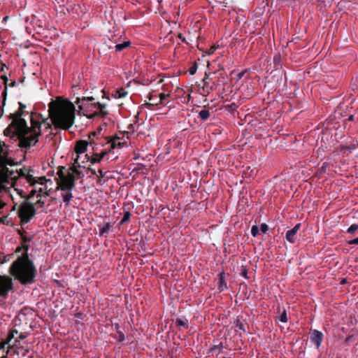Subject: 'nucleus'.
I'll list each match as a JSON object with an SVG mask.
<instances>
[{
	"instance_id": "5",
	"label": "nucleus",
	"mask_w": 358,
	"mask_h": 358,
	"mask_svg": "<svg viewBox=\"0 0 358 358\" xmlns=\"http://www.w3.org/2000/svg\"><path fill=\"white\" fill-rule=\"evenodd\" d=\"M17 214L18 217L20 218L21 225L29 222L31 218L36 215L34 205L28 201L24 202L20 206Z\"/></svg>"
},
{
	"instance_id": "52",
	"label": "nucleus",
	"mask_w": 358,
	"mask_h": 358,
	"mask_svg": "<svg viewBox=\"0 0 358 358\" xmlns=\"http://www.w3.org/2000/svg\"><path fill=\"white\" fill-rule=\"evenodd\" d=\"M36 203L38 204L40 207L43 208L45 204V202H44V201L39 199V200H38Z\"/></svg>"
},
{
	"instance_id": "15",
	"label": "nucleus",
	"mask_w": 358,
	"mask_h": 358,
	"mask_svg": "<svg viewBox=\"0 0 358 358\" xmlns=\"http://www.w3.org/2000/svg\"><path fill=\"white\" fill-rule=\"evenodd\" d=\"M1 79L3 80V85H5L4 90H3V91L2 92V94H1V96H2V98H3L2 105L0 106L1 111L3 112V107L6 105V98H7L8 81V78H7V76L6 75L1 76Z\"/></svg>"
},
{
	"instance_id": "11",
	"label": "nucleus",
	"mask_w": 358,
	"mask_h": 358,
	"mask_svg": "<svg viewBox=\"0 0 358 358\" xmlns=\"http://www.w3.org/2000/svg\"><path fill=\"white\" fill-rule=\"evenodd\" d=\"M14 171L10 170L6 166H3L0 170V189L3 187V184L8 180L9 178H11L13 175Z\"/></svg>"
},
{
	"instance_id": "51",
	"label": "nucleus",
	"mask_w": 358,
	"mask_h": 358,
	"mask_svg": "<svg viewBox=\"0 0 358 358\" xmlns=\"http://www.w3.org/2000/svg\"><path fill=\"white\" fill-rule=\"evenodd\" d=\"M78 158H79V157L78 156L77 158L75 159L73 164H76L77 166V167H81L82 166L79 163V159Z\"/></svg>"
},
{
	"instance_id": "16",
	"label": "nucleus",
	"mask_w": 358,
	"mask_h": 358,
	"mask_svg": "<svg viewBox=\"0 0 358 358\" xmlns=\"http://www.w3.org/2000/svg\"><path fill=\"white\" fill-rule=\"evenodd\" d=\"M89 143L84 140L78 141L75 147V151L78 155L83 154L86 152Z\"/></svg>"
},
{
	"instance_id": "58",
	"label": "nucleus",
	"mask_w": 358,
	"mask_h": 358,
	"mask_svg": "<svg viewBox=\"0 0 358 358\" xmlns=\"http://www.w3.org/2000/svg\"><path fill=\"white\" fill-rule=\"evenodd\" d=\"M22 245L18 246V247L16 248V250H15V252H16V253L20 252L22 251Z\"/></svg>"
},
{
	"instance_id": "28",
	"label": "nucleus",
	"mask_w": 358,
	"mask_h": 358,
	"mask_svg": "<svg viewBox=\"0 0 358 358\" xmlns=\"http://www.w3.org/2000/svg\"><path fill=\"white\" fill-rule=\"evenodd\" d=\"M169 96V94L164 93H160L157 96L158 101L155 103H152V105L162 104L164 101Z\"/></svg>"
},
{
	"instance_id": "53",
	"label": "nucleus",
	"mask_w": 358,
	"mask_h": 358,
	"mask_svg": "<svg viewBox=\"0 0 358 358\" xmlns=\"http://www.w3.org/2000/svg\"><path fill=\"white\" fill-rule=\"evenodd\" d=\"M1 351L3 352V355L1 357H0V358H7L8 352H5V350H1Z\"/></svg>"
},
{
	"instance_id": "55",
	"label": "nucleus",
	"mask_w": 358,
	"mask_h": 358,
	"mask_svg": "<svg viewBox=\"0 0 358 358\" xmlns=\"http://www.w3.org/2000/svg\"><path fill=\"white\" fill-rule=\"evenodd\" d=\"M8 86L10 87H14L16 86V82L15 80H12L10 84L8 85Z\"/></svg>"
},
{
	"instance_id": "57",
	"label": "nucleus",
	"mask_w": 358,
	"mask_h": 358,
	"mask_svg": "<svg viewBox=\"0 0 358 358\" xmlns=\"http://www.w3.org/2000/svg\"><path fill=\"white\" fill-rule=\"evenodd\" d=\"M6 343L5 342H1L0 343V352L1 351V350H4V348H5V346H6Z\"/></svg>"
},
{
	"instance_id": "54",
	"label": "nucleus",
	"mask_w": 358,
	"mask_h": 358,
	"mask_svg": "<svg viewBox=\"0 0 358 358\" xmlns=\"http://www.w3.org/2000/svg\"><path fill=\"white\" fill-rule=\"evenodd\" d=\"M88 170L91 172L92 175H96V171L95 169H92V167H88Z\"/></svg>"
},
{
	"instance_id": "22",
	"label": "nucleus",
	"mask_w": 358,
	"mask_h": 358,
	"mask_svg": "<svg viewBox=\"0 0 358 358\" xmlns=\"http://www.w3.org/2000/svg\"><path fill=\"white\" fill-rule=\"evenodd\" d=\"M130 45H131V42L130 41H125V42H124L122 43L117 44L115 46V50L117 52H121L123 50H124L125 48H127L129 46H130Z\"/></svg>"
},
{
	"instance_id": "9",
	"label": "nucleus",
	"mask_w": 358,
	"mask_h": 358,
	"mask_svg": "<svg viewBox=\"0 0 358 358\" xmlns=\"http://www.w3.org/2000/svg\"><path fill=\"white\" fill-rule=\"evenodd\" d=\"M19 108L13 113H10L8 116L10 120H16L19 124H22L21 121L27 122L22 116L28 114V112L25 110L27 108L26 105L22 102H19Z\"/></svg>"
},
{
	"instance_id": "7",
	"label": "nucleus",
	"mask_w": 358,
	"mask_h": 358,
	"mask_svg": "<svg viewBox=\"0 0 358 358\" xmlns=\"http://www.w3.org/2000/svg\"><path fill=\"white\" fill-rule=\"evenodd\" d=\"M13 289V282L9 275H0V297L6 299L8 293Z\"/></svg>"
},
{
	"instance_id": "17",
	"label": "nucleus",
	"mask_w": 358,
	"mask_h": 358,
	"mask_svg": "<svg viewBox=\"0 0 358 358\" xmlns=\"http://www.w3.org/2000/svg\"><path fill=\"white\" fill-rule=\"evenodd\" d=\"M94 100V98L93 96H87V97L84 96L82 99L78 97L75 102L77 104L82 102V104L78 105V108L80 110H84L85 107H86V105H87L86 102L92 101Z\"/></svg>"
},
{
	"instance_id": "49",
	"label": "nucleus",
	"mask_w": 358,
	"mask_h": 358,
	"mask_svg": "<svg viewBox=\"0 0 358 358\" xmlns=\"http://www.w3.org/2000/svg\"><path fill=\"white\" fill-rule=\"evenodd\" d=\"M36 189H32V190L31 191V192L29 193V194L27 196V200H29V199H30L31 197H33V196L35 195V194H36Z\"/></svg>"
},
{
	"instance_id": "27",
	"label": "nucleus",
	"mask_w": 358,
	"mask_h": 358,
	"mask_svg": "<svg viewBox=\"0 0 358 358\" xmlns=\"http://www.w3.org/2000/svg\"><path fill=\"white\" fill-rule=\"evenodd\" d=\"M121 135H122V136L116 135L114 137H108L107 138V142L108 141H110V140H114V141H116L117 143H119V142L124 143V146H125L126 144H127V142L125 141H122V140L124 139V134H121Z\"/></svg>"
},
{
	"instance_id": "19",
	"label": "nucleus",
	"mask_w": 358,
	"mask_h": 358,
	"mask_svg": "<svg viewBox=\"0 0 358 358\" xmlns=\"http://www.w3.org/2000/svg\"><path fill=\"white\" fill-rule=\"evenodd\" d=\"M64 192L65 193H63L62 194V196L63 198L64 202L66 203V206H68L70 203V201L73 198V194L71 193V190H66Z\"/></svg>"
},
{
	"instance_id": "41",
	"label": "nucleus",
	"mask_w": 358,
	"mask_h": 358,
	"mask_svg": "<svg viewBox=\"0 0 358 358\" xmlns=\"http://www.w3.org/2000/svg\"><path fill=\"white\" fill-rule=\"evenodd\" d=\"M148 99L151 101H152L153 103H155L158 101V98L156 95H153L152 94H150L148 96Z\"/></svg>"
},
{
	"instance_id": "32",
	"label": "nucleus",
	"mask_w": 358,
	"mask_h": 358,
	"mask_svg": "<svg viewBox=\"0 0 358 358\" xmlns=\"http://www.w3.org/2000/svg\"><path fill=\"white\" fill-rule=\"evenodd\" d=\"M278 319L282 322H287L288 318H287V311L284 308H282V311L280 313V316L278 317Z\"/></svg>"
},
{
	"instance_id": "21",
	"label": "nucleus",
	"mask_w": 358,
	"mask_h": 358,
	"mask_svg": "<svg viewBox=\"0 0 358 358\" xmlns=\"http://www.w3.org/2000/svg\"><path fill=\"white\" fill-rule=\"evenodd\" d=\"M110 228L111 224L110 222L106 223L103 227L99 229V236H102L108 234Z\"/></svg>"
},
{
	"instance_id": "8",
	"label": "nucleus",
	"mask_w": 358,
	"mask_h": 358,
	"mask_svg": "<svg viewBox=\"0 0 358 358\" xmlns=\"http://www.w3.org/2000/svg\"><path fill=\"white\" fill-rule=\"evenodd\" d=\"M91 106L94 108H96L98 109V110L90 114V115H85L88 119H94L96 117H106L108 113L106 110V104L101 103L100 102H94L92 103Z\"/></svg>"
},
{
	"instance_id": "43",
	"label": "nucleus",
	"mask_w": 358,
	"mask_h": 358,
	"mask_svg": "<svg viewBox=\"0 0 358 358\" xmlns=\"http://www.w3.org/2000/svg\"><path fill=\"white\" fill-rule=\"evenodd\" d=\"M22 249L24 250V253H23L22 255H28V250L29 248V245L27 243H22Z\"/></svg>"
},
{
	"instance_id": "25",
	"label": "nucleus",
	"mask_w": 358,
	"mask_h": 358,
	"mask_svg": "<svg viewBox=\"0 0 358 358\" xmlns=\"http://www.w3.org/2000/svg\"><path fill=\"white\" fill-rule=\"evenodd\" d=\"M210 111L206 109H203L199 113V117L203 121L208 120V118L210 117Z\"/></svg>"
},
{
	"instance_id": "59",
	"label": "nucleus",
	"mask_w": 358,
	"mask_h": 358,
	"mask_svg": "<svg viewBox=\"0 0 358 358\" xmlns=\"http://www.w3.org/2000/svg\"><path fill=\"white\" fill-rule=\"evenodd\" d=\"M24 233H25V231L24 230L17 229V234L19 235H20L21 237H22V235H24Z\"/></svg>"
},
{
	"instance_id": "6",
	"label": "nucleus",
	"mask_w": 358,
	"mask_h": 358,
	"mask_svg": "<svg viewBox=\"0 0 358 358\" xmlns=\"http://www.w3.org/2000/svg\"><path fill=\"white\" fill-rule=\"evenodd\" d=\"M108 145V148L102 150L100 153H95L94 156L91 158L88 156V155H85V157L90 161L92 164L99 163L105 156H106L109 152H110L113 150L115 148H122L124 147V143H116L114 140L108 141L106 143Z\"/></svg>"
},
{
	"instance_id": "47",
	"label": "nucleus",
	"mask_w": 358,
	"mask_h": 358,
	"mask_svg": "<svg viewBox=\"0 0 358 358\" xmlns=\"http://www.w3.org/2000/svg\"><path fill=\"white\" fill-rule=\"evenodd\" d=\"M90 145H92V149L94 150V149H97V145H98V143H95V141L93 140V139H91L90 143H89Z\"/></svg>"
},
{
	"instance_id": "34",
	"label": "nucleus",
	"mask_w": 358,
	"mask_h": 358,
	"mask_svg": "<svg viewBox=\"0 0 358 358\" xmlns=\"http://www.w3.org/2000/svg\"><path fill=\"white\" fill-rule=\"evenodd\" d=\"M223 348V345H222V343L220 342L219 344L217 345H214L212 348H211V350L213 351V352H217V355L221 353V349Z\"/></svg>"
},
{
	"instance_id": "36",
	"label": "nucleus",
	"mask_w": 358,
	"mask_h": 358,
	"mask_svg": "<svg viewBox=\"0 0 358 358\" xmlns=\"http://www.w3.org/2000/svg\"><path fill=\"white\" fill-rule=\"evenodd\" d=\"M358 229V224H352L346 231L347 233L353 234Z\"/></svg>"
},
{
	"instance_id": "10",
	"label": "nucleus",
	"mask_w": 358,
	"mask_h": 358,
	"mask_svg": "<svg viewBox=\"0 0 358 358\" xmlns=\"http://www.w3.org/2000/svg\"><path fill=\"white\" fill-rule=\"evenodd\" d=\"M324 338V334L322 331L317 329H313L310 332V340L315 345L317 349H319Z\"/></svg>"
},
{
	"instance_id": "56",
	"label": "nucleus",
	"mask_w": 358,
	"mask_h": 358,
	"mask_svg": "<svg viewBox=\"0 0 358 358\" xmlns=\"http://www.w3.org/2000/svg\"><path fill=\"white\" fill-rule=\"evenodd\" d=\"M6 64H3L1 62V61H0V71H4V68L6 67Z\"/></svg>"
},
{
	"instance_id": "29",
	"label": "nucleus",
	"mask_w": 358,
	"mask_h": 358,
	"mask_svg": "<svg viewBox=\"0 0 358 358\" xmlns=\"http://www.w3.org/2000/svg\"><path fill=\"white\" fill-rule=\"evenodd\" d=\"M119 327H120L119 324H116L115 328L117 329V336L116 337V339L117 340L118 342H122L124 341L125 336H124V334H123V332L118 330Z\"/></svg>"
},
{
	"instance_id": "1",
	"label": "nucleus",
	"mask_w": 358,
	"mask_h": 358,
	"mask_svg": "<svg viewBox=\"0 0 358 358\" xmlns=\"http://www.w3.org/2000/svg\"><path fill=\"white\" fill-rule=\"evenodd\" d=\"M19 124L16 120H11L10 124L3 131L6 136L16 137L19 141V146L22 148H30L36 145L38 142V138L41 136V127L44 125L45 129H51V124L48 119L43 118L42 115L37 113H31L30 115L31 126L27 125V122L21 121Z\"/></svg>"
},
{
	"instance_id": "2",
	"label": "nucleus",
	"mask_w": 358,
	"mask_h": 358,
	"mask_svg": "<svg viewBox=\"0 0 358 358\" xmlns=\"http://www.w3.org/2000/svg\"><path fill=\"white\" fill-rule=\"evenodd\" d=\"M75 105L62 97H58L48 104L49 116L55 129H70L75 122Z\"/></svg>"
},
{
	"instance_id": "33",
	"label": "nucleus",
	"mask_w": 358,
	"mask_h": 358,
	"mask_svg": "<svg viewBox=\"0 0 358 358\" xmlns=\"http://www.w3.org/2000/svg\"><path fill=\"white\" fill-rule=\"evenodd\" d=\"M24 178H26L27 182L31 185H34L36 183V180H35V178L29 173H27Z\"/></svg>"
},
{
	"instance_id": "23",
	"label": "nucleus",
	"mask_w": 358,
	"mask_h": 358,
	"mask_svg": "<svg viewBox=\"0 0 358 358\" xmlns=\"http://www.w3.org/2000/svg\"><path fill=\"white\" fill-rule=\"evenodd\" d=\"M127 94V92H126L124 89H118L115 91V94H113V96L115 99L119 98H123L126 96Z\"/></svg>"
},
{
	"instance_id": "37",
	"label": "nucleus",
	"mask_w": 358,
	"mask_h": 358,
	"mask_svg": "<svg viewBox=\"0 0 358 358\" xmlns=\"http://www.w3.org/2000/svg\"><path fill=\"white\" fill-rule=\"evenodd\" d=\"M197 68H198L197 63L196 62H194L193 63V64L192 65V66H190V68L189 69V74L194 75L196 72Z\"/></svg>"
},
{
	"instance_id": "64",
	"label": "nucleus",
	"mask_w": 358,
	"mask_h": 358,
	"mask_svg": "<svg viewBox=\"0 0 358 358\" xmlns=\"http://www.w3.org/2000/svg\"><path fill=\"white\" fill-rule=\"evenodd\" d=\"M96 134V132H92L91 134H90L89 138L91 139L92 136H95Z\"/></svg>"
},
{
	"instance_id": "48",
	"label": "nucleus",
	"mask_w": 358,
	"mask_h": 358,
	"mask_svg": "<svg viewBox=\"0 0 358 358\" xmlns=\"http://www.w3.org/2000/svg\"><path fill=\"white\" fill-rule=\"evenodd\" d=\"M241 275H243L245 278H248V270L245 268H243L241 271Z\"/></svg>"
},
{
	"instance_id": "62",
	"label": "nucleus",
	"mask_w": 358,
	"mask_h": 358,
	"mask_svg": "<svg viewBox=\"0 0 358 358\" xmlns=\"http://www.w3.org/2000/svg\"><path fill=\"white\" fill-rule=\"evenodd\" d=\"M50 190L45 191V192L43 193V196H49V194H50Z\"/></svg>"
},
{
	"instance_id": "40",
	"label": "nucleus",
	"mask_w": 358,
	"mask_h": 358,
	"mask_svg": "<svg viewBox=\"0 0 358 358\" xmlns=\"http://www.w3.org/2000/svg\"><path fill=\"white\" fill-rule=\"evenodd\" d=\"M32 239V237H27L24 235H22L21 241L22 243H27L30 242Z\"/></svg>"
},
{
	"instance_id": "18",
	"label": "nucleus",
	"mask_w": 358,
	"mask_h": 358,
	"mask_svg": "<svg viewBox=\"0 0 358 358\" xmlns=\"http://www.w3.org/2000/svg\"><path fill=\"white\" fill-rule=\"evenodd\" d=\"M228 288L227 284L224 279V273H220L219 274V281L217 284V289L219 292H222Z\"/></svg>"
},
{
	"instance_id": "39",
	"label": "nucleus",
	"mask_w": 358,
	"mask_h": 358,
	"mask_svg": "<svg viewBox=\"0 0 358 358\" xmlns=\"http://www.w3.org/2000/svg\"><path fill=\"white\" fill-rule=\"evenodd\" d=\"M18 175L20 177H25V176H27V174L28 173V170L27 168L24 167L22 169H20L18 171Z\"/></svg>"
},
{
	"instance_id": "63",
	"label": "nucleus",
	"mask_w": 358,
	"mask_h": 358,
	"mask_svg": "<svg viewBox=\"0 0 358 358\" xmlns=\"http://www.w3.org/2000/svg\"><path fill=\"white\" fill-rule=\"evenodd\" d=\"M352 336H349L348 337L346 338L345 339V343H348L350 341L351 338H352Z\"/></svg>"
},
{
	"instance_id": "3",
	"label": "nucleus",
	"mask_w": 358,
	"mask_h": 358,
	"mask_svg": "<svg viewBox=\"0 0 358 358\" xmlns=\"http://www.w3.org/2000/svg\"><path fill=\"white\" fill-rule=\"evenodd\" d=\"M9 272L22 285H29L34 282L37 269L29 255H22L12 263Z\"/></svg>"
},
{
	"instance_id": "50",
	"label": "nucleus",
	"mask_w": 358,
	"mask_h": 358,
	"mask_svg": "<svg viewBox=\"0 0 358 358\" xmlns=\"http://www.w3.org/2000/svg\"><path fill=\"white\" fill-rule=\"evenodd\" d=\"M224 69H223V68H222V69L219 71H220V77L222 78V79L221 81H222V82H223V83L225 81V77H224V73H223V72H224Z\"/></svg>"
},
{
	"instance_id": "60",
	"label": "nucleus",
	"mask_w": 358,
	"mask_h": 358,
	"mask_svg": "<svg viewBox=\"0 0 358 358\" xmlns=\"http://www.w3.org/2000/svg\"><path fill=\"white\" fill-rule=\"evenodd\" d=\"M244 74H245V72H241V73H240L238 75V79H241V78L243 77Z\"/></svg>"
},
{
	"instance_id": "45",
	"label": "nucleus",
	"mask_w": 358,
	"mask_h": 358,
	"mask_svg": "<svg viewBox=\"0 0 358 358\" xmlns=\"http://www.w3.org/2000/svg\"><path fill=\"white\" fill-rule=\"evenodd\" d=\"M48 180L45 178V177H41L38 178V180H36V182L39 183V184H44L45 182H47Z\"/></svg>"
},
{
	"instance_id": "26",
	"label": "nucleus",
	"mask_w": 358,
	"mask_h": 358,
	"mask_svg": "<svg viewBox=\"0 0 358 358\" xmlns=\"http://www.w3.org/2000/svg\"><path fill=\"white\" fill-rule=\"evenodd\" d=\"M355 148H356V145L355 144H352V148H350V146L341 145L340 146V151H341V152L345 154L348 152H351Z\"/></svg>"
},
{
	"instance_id": "20",
	"label": "nucleus",
	"mask_w": 358,
	"mask_h": 358,
	"mask_svg": "<svg viewBox=\"0 0 358 358\" xmlns=\"http://www.w3.org/2000/svg\"><path fill=\"white\" fill-rule=\"evenodd\" d=\"M6 148H7L6 144L3 141H0V159L1 157H6L8 155V150Z\"/></svg>"
},
{
	"instance_id": "12",
	"label": "nucleus",
	"mask_w": 358,
	"mask_h": 358,
	"mask_svg": "<svg viewBox=\"0 0 358 358\" xmlns=\"http://www.w3.org/2000/svg\"><path fill=\"white\" fill-rule=\"evenodd\" d=\"M301 223L296 224L292 229L288 230L286 233L285 238L290 243H294L296 240V235L301 228Z\"/></svg>"
},
{
	"instance_id": "38",
	"label": "nucleus",
	"mask_w": 358,
	"mask_h": 358,
	"mask_svg": "<svg viewBox=\"0 0 358 358\" xmlns=\"http://www.w3.org/2000/svg\"><path fill=\"white\" fill-rule=\"evenodd\" d=\"M251 234L252 236L256 237L259 234V228L257 225H253L251 229Z\"/></svg>"
},
{
	"instance_id": "14",
	"label": "nucleus",
	"mask_w": 358,
	"mask_h": 358,
	"mask_svg": "<svg viewBox=\"0 0 358 358\" xmlns=\"http://www.w3.org/2000/svg\"><path fill=\"white\" fill-rule=\"evenodd\" d=\"M236 331H241L242 333H245L247 329L249 328L248 324L246 322L245 320L243 318V317H238L236 321Z\"/></svg>"
},
{
	"instance_id": "31",
	"label": "nucleus",
	"mask_w": 358,
	"mask_h": 358,
	"mask_svg": "<svg viewBox=\"0 0 358 358\" xmlns=\"http://www.w3.org/2000/svg\"><path fill=\"white\" fill-rule=\"evenodd\" d=\"M0 161L4 164L3 166L9 165V166H13L15 165L14 160L11 158H8V156L6 157H1L0 159Z\"/></svg>"
},
{
	"instance_id": "30",
	"label": "nucleus",
	"mask_w": 358,
	"mask_h": 358,
	"mask_svg": "<svg viewBox=\"0 0 358 358\" xmlns=\"http://www.w3.org/2000/svg\"><path fill=\"white\" fill-rule=\"evenodd\" d=\"M131 216V215L130 212H129V211L124 212V216H123L122 219L121 220V221L120 222V224L123 225L125 223H127V222H129L130 220Z\"/></svg>"
},
{
	"instance_id": "42",
	"label": "nucleus",
	"mask_w": 358,
	"mask_h": 358,
	"mask_svg": "<svg viewBox=\"0 0 358 358\" xmlns=\"http://www.w3.org/2000/svg\"><path fill=\"white\" fill-rule=\"evenodd\" d=\"M268 230V226L265 224V223H263L261 224V231L264 233V234H266Z\"/></svg>"
},
{
	"instance_id": "35",
	"label": "nucleus",
	"mask_w": 358,
	"mask_h": 358,
	"mask_svg": "<svg viewBox=\"0 0 358 358\" xmlns=\"http://www.w3.org/2000/svg\"><path fill=\"white\" fill-rule=\"evenodd\" d=\"M69 171H71V173H73V175H77L79 176L81 174V171L78 170V167L76 164H73V166L69 169Z\"/></svg>"
},
{
	"instance_id": "13",
	"label": "nucleus",
	"mask_w": 358,
	"mask_h": 358,
	"mask_svg": "<svg viewBox=\"0 0 358 358\" xmlns=\"http://www.w3.org/2000/svg\"><path fill=\"white\" fill-rule=\"evenodd\" d=\"M209 74L205 73V76L202 80L203 83V86L202 87V91L203 93L206 94H209L211 92L215 90V84L213 83V85H210V83L208 81Z\"/></svg>"
},
{
	"instance_id": "24",
	"label": "nucleus",
	"mask_w": 358,
	"mask_h": 358,
	"mask_svg": "<svg viewBox=\"0 0 358 358\" xmlns=\"http://www.w3.org/2000/svg\"><path fill=\"white\" fill-rule=\"evenodd\" d=\"M176 324L178 327H182L186 329H188V320L186 319L177 318L176 320Z\"/></svg>"
},
{
	"instance_id": "44",
	"label": "nucleus",
	"mask_w": 358,
	"mask_h": 358,
	"mask_svg": "<svg viewBox=\"0 0 358 358\" xmlns=\"http://www.w3.org/2000/svg\"><path fill=\"white\" fill-rule=\"evenodd\" d=\"M98 173L99 174L96 173V176L99 178H103L106 176V173L103 172V171L101 169H99L98 171Z\"/></svg>"
},
{
	"instance_id": "61",
	"label": "nucleus",
	"mask_w": 358,
	"mask_h": 358,
	"mask_svg": "<svg viewBox=\"0 0 358 358\" xmlns=\"http://www.w3.org/2000/svg\"><path fill=\"white\" fill-rule=\"evenodd\" d=\"M26 338V335H24V334H21L20 335V336L18 337V338H19L20 340H22V339H24V338Z\"/></svg>"
},
{
	"instance_id": "46",
	"label": "nucleus",
	"mask_w": 358,
	"mask_h": 358,
	"mask_svg": "<svg viewBox=\"0 0 358 358\" xmlns=\"http://www.w3.org/2000/svg\"><path fill=\"white\" fill-rule=\"evenodd\" d=\"M348 245H357L358 244V237L355 239L349 241L348 242Z\"/></svg>"
},
{
	"instance_id": "4",
	"label": "nucleus",
	"mask_w": 358,
	"mask_h": 358,
	"mask_svg": "<svg viewBox=\"0 0 358 358\" xmlns=\"http://www.w3.org/2000/svg\"><path fill=\"white\" fill-rule=\"evenodd\" d=\"M66 169L64 166H59L58 167V178H55L57 190H72L76 186L77 178L73 175V173H71L69 171L66 173Z\"/></svg>"
}]
</instances>
